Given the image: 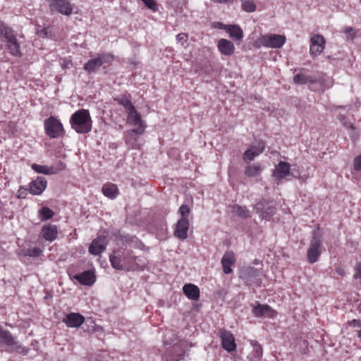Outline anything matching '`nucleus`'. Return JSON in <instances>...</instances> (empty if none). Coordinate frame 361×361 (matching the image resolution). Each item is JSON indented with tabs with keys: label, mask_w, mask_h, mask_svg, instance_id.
<instances>
[{
	"label": "nucleus",
	"mask_w": 361,
	"mask_h": 361,
	"mask_svg": "<svg viewBox=\"0 0 361 361\" xmlns=\"http://www.w3.org/2000/svg\"><path fill=\"white\" fill-rule=\"evenodd\" d=\"M254 353H255V356H256L257 357H261L262 356V348L261 345H256L254 347Z\"/></svg>",
	"instance_id": "nucleus-47"
},
{
	"label": "nucleus",
	"mask_w": 361,
	"mask_h": 361,
	"mask_svg": "<svg viewBox=\"0 0 361 361\" xmlns=\"http://www.w3.org/2000/svg\"><path fill=\"white\" fill-rule=\"evenodd\" d=\"M354 169L361 171V154L356 157L354 159Z\"/></svg>",
	"instance_id": "nucleus-46"
},
{
	"label": "nucleus",
	"mask_w": 361,
	"mask_h": 361,
	"mask_svg": "<svg viewBox=\"0 0 361 361\" xmlns=\"http://www.w3.org/2000/svg\"><path fill=\"white\" fill-rule=\"evenodd\" d=\"M109 259L113 268L126 271L143 270L148 262L144 256H136L128 249L114 251L110 255Z\"/></svg>",
	"instance_id": "nucleus-1"
},
{
	"label": "nucleus",
	"mask_w": 361,
	"mask_h": 361,
	"mask_svg": "<svg viewBox=\"0 0 361 361\" xmlns=\"http://www.w3.org/2000/svg\"><path fill=\"white\" fill-rule=\"evenodd\" d=\"M360 361H361V356H360Z\"/></svg>",
	"instance_id": "nucleus-56"
},
{
	"label": "nucleus",
	"mask_w": 361,
	"mask_h": 361,
	"mask_svg": "<svg viewBox=\"0 0 361 361\" xmlns=\"http://www.w3.org/2000/svg\"><path fill=\"white\" fill-rule=\"evenodd\" d=\"M252 312L257 317H272L274 314V312L267 305H258L255 306L252 309Z\"/></svg>",
	"instance_id": "nucleus-23"
},
{
	"label": "nucleus",
	"mask_w": 361,
	"mask_h": 361,
	"mask_svg": "<svg viewBox=\"0 0 361 361\" xmlns=\"http://www.w3.org/2000/svg\"><path fill=\"white\" fill-rule=\"evenodd\" d=\"M290 174V164L285 161H280L273 171V176L278 180L284 178Z\"/></svg>",
	"instance_id": "nucleus-20"
},
{
	"label": "nucleus",
	"mask_w": 361,
	"mask_h": 361,
	"mask_svg": "<svg viewBox=\"0 0 361 361\" xmlns=\"http://www.w3.org/2000/svg\"><path fill=\"white\" fill-rule=\"evenodd\" d=\"M176 339V336L173 332L169 331L164 335V342L165 344H171Z\"/></svg>",
	"instance_id": "nucleus-43"
},
{
	"label": "nucleus",
	"mask_w": 361,
	"mask_h": 361,
	"mask_svg": "<svg viewBox=\"0 0 361 361\" xmlns=\"http://www.w3.org/2000/svg\"><path fill=\"white\" fill-rule=\"evenodd\" d=\"M225 30L229 34V36L235 40H240L243 37V30L238 25H233L225 27Z\"/></svg>",
	"instance_id": "nucleus-28"
},
{
	"label": "nucleus",
	"mask_w": 361,
	"mask_h": 361,
	"mask_svg": "<svg viewBox=\"0 0 361 361\" xmlns=\"http://www.w3.org/2000/svg\"><path fill=\"white\" fill-rule=\"evenodd\" d=\"M44 125L46 134L51 138L62 137L65 134L62 123L54 116L46 119Z\"/></svg>",
	"instance_id": "nucleus-5"
},
{
	"label": "nucleus",
	"mask_w": 361,
	"mask_h": 361,
	"mask_svg": "<svg viewBox=\"0 0 361 361\" xmlns=\"http://www.w3.org/2000/svg\"><path fill=\"white\" fill-rule=\"evenodd\" d=\"M47 180L43 177H37L30 183V192L34 195H38L43 192L47 188Z\"/></svg>",
	"instance_id": "nucleus-18"
},
{
	"label": "nucleus",
	"mask_w": 361,
	"mask_h": 361,
	"mask_svg": "<svg viewBox=\"0 0 361 361\" xmlns=\"http://www.w3.org/2000/svg\"><path fill=\"white\" fill-rule=\"evenodd\" d=\"M0 342L11 348V351H16L19 353L27 354V350L21 344L14 340L11 334L8 331L3 329L0 326Z\"/></svg>",
	"instance_id": "nucleus-7"
},
{
	"label": "nucleus",
	"mask_w": 361,
	"mask_h": 361,
	"mask_svg": "<svg viewBox=\"0 0 361 361\" xmlns=\"http://www.w3.org/2000/svg\"><path fill=\"white\" fill-rule=\"evenodd\" d=\"M263 170L259 163L249 164L245 167V175L249 178L258 176Z\"/></svg>",
	"instance_id": "nucleus-27"
},
{
	"label": "nucleus",
	"mask_w": 361,
	"mask_h": 361,
	"mask_svg": "<svg viewBox=\"0 0 361 361\" xmlns=\"http://www.w3.org/2000/svg\"><path fill=\"white\" fill-rule=\"evenodd\" d=\"M235 262V255L232 251H227L224 253L221 260L224 274H228L232 273L231 266L234 264Z\"/></svg>",
	"instance_id": "nucleus-19"
},
{
	"label": "nucleus",
	"mask_w": 361,
	"mask_h": 361,
	"mask_svg": "<svg viewBox=\"0 0 361 361\" xmlns=\"http://www.w3.org/2000/svg\"><path fill=\"white\" fill-rule=\"evenodd\" d=\"M310 53L312 56L319 55L324 49L325 40L323 36L314 35L310 40Z\"/></svg>",
	"instance_id": "nucleus-12"
},
{
	"label": "nucleus",
	"mask_w": 361,
	"mask_h": 361,
	"mask_svg": "<svg viewBox=\"0 0 361 361\" xmlns=\"http://www.w3.org/2000/svg\"><path fill=\"white\" fill-rule=\"evenodd\" d=\"M358 336L361 338V329L358 331Z\"/></svg>",
	"instance_id": "nucleus-54"
},
{
	"label": "nucleus",
	"mask_w": 361,
	"mask_h": 361,
	"mask_svg": "<svg viewBox=\"0 0 361 361\" xmlns=\"http://www.w3.org/2000/svg\"><path fill=\"white\" fill-rule=\"evenodd\" d=\"M225 27H228V25H224V24H223V23H217V26H216V27H219V28H220V29H224V30H225Z\"/></svg>",
	"instance_id": "nucleus-51"
},
{
	"label": "nucleus",
	"mask_w": 361,
	"mask_h": 361,
	"mask_svg": "<svg viewBox=\"0 0 361 361\" xmlns=\"http://www.w3.org/2000/svg\"><path fill=\"white\" fill-rule=\"evenodd\" d=\"M218 49L222 54L231 56L234 53L235 47L232 42L226 39H220L218 41Z\"/></svg>",
	"instance_id": "nucleus-21"
},
{
	"label": "nucleus",
	"mask_w": 361,
	"mask_h": 361,
	"mask_svg": "<svg viewBox=\"0 0 361 361\" xmlns=\"http://www.w3.org/2000/svg\"><path fill=\"white\" fill-rule=\"evenodd\" d=\"M241 6L243 11L252 13L256 11L257 6L254 0H241Z\"/></svg>",
	"instance_id": "nucleus-35"
},
{
	"label": "nucleus",
	"mask_w": 361,
	"mask_h": 361,
	"mask_svg": "<svg viewBox=\"0 0 361 361\" xmlns=\"http://www.w3.org/2000/svg\"><path fill=\"white\" fill-rule=\"evenodd\" d=\"M254 210L259 215L262 219L269 220L275 214V208L269 202L262 200L256 204Z\"/></svg>",
	"instance_id": "nucleus-10"
},
{
	"label": "nucleus",
	"mask_w": 361,
	"mask_h": 361,
	"mask_svg": "<svg viewBox=\"0 0 361 361\" xmlns=\"http://www.w3.org/2000/svg\"><path fill=\"white\" fill-rule=\"evenodd\" d=\"M32 169L37 173L45 175L54 174L57 173V171L53 167H48L47 166L39 165L37 164H33L32 165Z\"/></svg>",
	"instance_id": "nucleus-32"
},
{
	"label": "nucleus",
	"mask_w": 361,
	"mask_h": 361,
	"mask_svg": "<svg viewBox=\"0 0 361 361\" xmlns=\"http://www.w3.org/2000/svg\"><path fill=\"white\" fill-rule=\"evenodd\" d=\"M142 129H131L124 133L126 143L132 149H140L141 144L140 142V136L142 135Z\"/></svg>",
	"instance_id": "nucleus-9"
},
{
	"label": "nucleus",
	"mask_w": 361,
	"mask_h": 361,
	"mask_svg": "<svg viewBox=\"0 0 361 361\" xmlns=\"http://www.w3.org/2000/svg\"><path fill=\"white\" fill-rule=\"evenodd\" d=\"M188 343L187 341H181L179 343V347H180L182 353L177 355L176 359H175L174 357H170L169 361H180V360H184V357L185 355V352H186V348L188 347ZM189 345H190V347H192V344L190 343Z\"/></svg>",
	"instance_id": "nucleus-34"
},
{
	"label": "nucleus",
	"mask_w": 361,
	"mask_h": 361,
	"mask_svg": "<svg viewBox=\"0 0 361 361\" xmlns=\"http://www.w3.org/2000/svg\"><path fill=\"white\" fill-rule=\"evenodd\" d=\"M219 336L221 338L222 347L224 350L230 353L235 350L236 345L232 333L225 329H221Z\"/></svg>",
	"instance_id": "nucleus-11"
},
{
	"label": "nucleus",
	"mask_w": 361,
	"mask_h": 361,
	"mask_svg": "<svg viewBox=\"0 0 361 361\" xmlns=\"http://www.w3.org/2000/svg\"><path fill=\"white\" fill-rule=\"evenodd\" d=\"M178 212L181 215L180 219H188V216L190 213V209L188 205L183 204L180 207Z\"/></svg>",
	"instance_id": "nucleus-42"
},
{
	"label": "nucleus",
	"mask_w": 361,
	"mask_h": 361,
	"mask_svg": "<svg viewBox=\"0 0 361 361\" xmlns=\"http://www.w3.org/2000/svg\"><path fill=\"white\" fill-rule=\"evenodd\" d=\"M106 245V238L105 236H99L90 245L89 252L93 255H98L105 250Z\"/></svg>",
	"instance_id": "nucleus-13"
},
{
	"label": "nucleus",
	"mask_w": 361,
	"mask_h": 361,
	"mask_svg": "<svg viewBox=\"0 0 361 361\" xmlns=\"http://www.w3.org/2000/svg\"><path fill=\"white\" fill-rule=\"evenodd\" d=\"M39 213L40 219L42 221L48 220V219L52 218L54 214V212L48 207L42 208L39 210Z\"/></svg>",
	"instance_id": "nucleus-36"
},
{
	"label": "nucleus",
	"mask_w": 361,
	"mask_h": 361,
	"mask_svg": "<svg viewBox=\"0 0 361 361\" xmlns=\"http://www.w3.org/2000/svg\"><path fill=\"white\" fill-rule=\"evenodd\" d=\"M259 276V271L252 267L245 268L241 272V277L244 279L256 278Z\"/></svg>",
	"instance_id": "nucleus-33"
},
{
	"label": "nucleus",
	"mask_w": 361,
	"mask_h": 361,
	"mask_svg": "<svg viewBox=\"0 0 361 361\" xmlns=\"http://www.w3.org/2000/svg\"><path fill=\"white\" fill-rule=\"evenodd\" d=\"M184 294L192 300H197L200 298L199 288L192 283L185 284L183 288Z\"/></svg>",
	"instance_id": "nucleus-24"
},
{
	"label": "nucleus",
	"mask_w": 361,
	"mask_h": 361,
	"mask_svg": "<svg viewBox=\"0 0 361 361\" xmlns=\"http://www.w3.org/2000/svg\"><path fill=\"white\" fill-rule=\"evenodd\" d=\"M353 31V29L352 27L346 26L343 27V32L345 34H350Z\"/></svg>",
	"instance_id": "nucleus-49"
},
{
	"label": "nucleus",
	"mask_w": 361,
	"mask_h": 361,
	"mask_svg": "<svg viewBox=\"0 0 361 361\" xmlns=\"http://www.w3.org/2000/svg\"><path fill=\"white\" fill-rule=\"evenodd\" d=\"M127 123L135 128L133 129L142 128V132H145L146 125L142 120L140 114L137 111L136 109L129 111L127 116Z\"/></svg>",
	"instance_id": "nucleus-15"
},
{
	"label": "nucleus",
	"mask_w": 361,
	"mask_h": 361,
	"mask_svg": "<svg viewBox=\"0 0 361 361\" xmlns=\"http://www.w3.org/2000/svg\"><path fill=\"white\" fill-rule=\"evenodd\" d=\"M322 235L319 229L313 231L312 239L307 250V259L310 263L317 261L322 252Z\"/></svg>",
	"instance_id": "nucleus-3"
},
{
	"label": "nucleus",
	"mask_w": 361,
	"mask_h": 361,
	"mask_svg": "<svg viewBox=\"0 0 361 361\" xmlns=\"http://www.w3.org/2000/svg\"><path fill=\"white\" fill-rule=\"evenodd\" d=\"M85 322V317L79 313L71 312L63 319V322L69 328H78Z\"/></svg>",
	"instance_id": "nucleus-14"
},
{
	"label": "nucleus",
	"mask_w": 361,
	"mask_h": 361,
	"mask_svg": "<svg viewBox=\"0 0 361 361\" xmlns=\"http://www.w3.org/2000/svg\"><path fill=\"white\" fill-rule=\"evenodd\" d=\"M189 225L188 219H180L176 225L174 235L181 240L186 239L188 238Z\"/></svg>",
	"instance_id": "nucleus-16"
},
{
	"label": "nucleus",
	"mask_w": 361,
	"mask_h": 361,
	"mask_svg": "<svg viewBox=\"0 0 361 361\" xmlns=\"http://www.w3.org/2000/svg\"><path fill=\"white\" fill-rule=\"evenodd\" d=\"M37 34L40 37H51V33H50L49 29L48 27L37 29Z\"/></svg>",
	"instance_id": "nucleus-45"
},
{
	"label": "nucleus",
	"mask_w": 361,
	"mask_h": 361,
	"mask_svg": "<svg viewBox=\"0 0 361 361\" xmlns=\"http://www.w3.org/2000/svg\"><path fill=\"white\" fill-rule=\"evenodd\" d=\"M8 26H6L4 22L0 20V35L6 29Z\"/></svg>",
	"instance_id": "nucleus-50"
},
{
	"label": "nucleus",
	"mask_w": 361,
	"mask_h": 361,
	"mask_svg": "<svg viewBox=\"0 0 361 361\" xmlns=\"http://www.w3.org/2000/svg\"><path fill=\"white\" fill-rule=\"evenodd\" d=\"M338 119L343 123V125L346 128H350V129H351L353 130H355V128L353 126V124L348 121V118L345 116H344L343 114H340V115L338 116Z\"/></svg>",
	"instance_id": "nucleus-41"
},
{
	"label": "nucleus",
	"mask_w": 361,
	"mask_h": 361,
	"mask_svg": "<svg viewBox=\"0 0 361 361\" xmlns=\"http://www.w3.org/2000/svg\"><path fill=\"white\" fill-rule=\"evenodd\" d=\"M61 169H63L64 168V166L63 165V164H61Z\"/></svg>",
	"instance_id": "nucleus-55"
},
{
	"label": "nucleus",
	"mask_w": 361,
	"mask_h": 361,
	"mask_svg": "<svg viewBox=\"0 0 361 361\" xmlns=\"http://www.w3.org/2000/svg\"><path fill=\"white\" fill-rule=\"evenodd\" d=\"M356 273L354 275L355 279H361V264H358L355 267Z\"/></svg>",
	"instance_id": "nucleus-48"
},
{
	"label": "nucleus",
	"mask_w": 361,
	"mask_h": 361,
	"mask_svg": "<svg viewBox=\"0 0 361 361\" xmlns=\"http://www.w3.org/2000/svg\"><path fill=\"white\" fill-rule=\"evenodd\" d=\"M114 59L109 53L97 54L94 58L90 59L85 65L84 70L88 73L96 72L103 64L110 63Z\"/></svg>",
	"instance_id": "nucleus-4"
},
{
	"label": "nucleus",
	"mask_w": 361,
	"mask_h": 361,
	"mask_svg": "<svg viewBox=\"0 0 361 361\" xmlns=\"http://www.w3.org/2000/svg\"><path fill=\"white\" fill-rule=\"evenodd\" d=\"M49 6L51 13L70 16L73 12L72 5L68 0H49Z\"/></svg>",
	"instance_id": "nucleus-8"
},
{
	"label": "nucleus",
	"mask_w": 361,
	"mask_h": 361,
	"mask_svg": "<svg viewBox=\"0 0 361 361\" xmlns=\"http://www.w3.org/2000/svg\"><path fill=\"white\" fill-rule=\"evenodd\" d=\"M264 149V144L262 142H259L257 145L251 147L243 154L244 161L246 163L252 161L256 157L259 155Z\"/></svg>",
	"instance_id": "nucleus-17"
},
{
	"label": "nucleus",
	"mask_w": 361,
	"mask_h": 361,
	"mask_svg": "<svg viewBox=\"0 0 361 361\" xmlns=\"http://www.w3.org/2000/svg\"><path fill=\"white\" fill-rule=\"evenodd\" d=\"M74 278L81 284L85 286H90L95 281L94 273L91 271H85L80 274H76Z\"/></svg>",
	"instance_id": "nucleus-26"
},
{
	"label": "nucleus",
	"mask_w": 361,
	"mask_h": 361,
	"mask_svg": "<svg viewBox=\"0 0 361 361\" xmlns=\"http://www.w3.org/2000/svg\"><path fill=\"white\" fill-rule=\"evenodd\" d=\"M102 193L109 199H115L119 194L118 188L116 184L106 183L102 188Z\"/></svg>",
	"instance_id": "nucleus-25"
},
{
	"label": "nucleus",
	"mask_w": 361,
	"mask_h": 361,
	"mask_svg": "<svg viewBox=\"0 0 361 361\" xmlns=\"http://www.w3.org/2000/svg\"><path fill=\"white\" fill-rule=\"evenodd\" d=\"M71 128L78 133H87L92 129V120L87 109H80L72 114L70 118Z\"/></svg>",
	"instance_id": "nucleus-2"
},
{
	"label": "nucleus",
	"mask_w": 361,
	"mask_h": 361,
	"mask_svg": "<svg viewBox=\"0 0 361 361\" xmlns=\"http://www.w3.org/2000/svg\"><path fill=\"white\" fill-rule=\"evenodd\" d=\"M7 48L11 55L14 56H21L20 46L16 37L7 42Z\"/></svg>",
	"instance_id": "nucleus-30"
},
{
	"label": "nucleus",
	"mask_w": 361,
	"mask_h": 361,
	"mask_svg": "<svg viewBox=\"0 0 361 361\" xmlns=\"http://www.w3.org/2000/svg\"><path fill=\"white\" fill-rule=\"evenodd\" d=\"M293 82L296 84L304 85L307 83H315L317 80L303 73H298L293 77Z\"/></svg>",
	"instance_id": "nucleus-29"
},
{
	"label": "nucleus",
	"mask_w": 361,
	"mask_h": 361,
	"mask_svg": "<svg viewBox=\"0 0 361 361\" xmlns=\"http://www.w3.org/2000/svg\"><path fill=\"white\" fill-rule=\"evenodd\" d=\"M230 207L231 213L234 215L241 218L250 217V212L245 207L235 204Z\"/></svg>",
	"instance_id": "nucleus-31"
},
{
	"label": "nucleus",
	"mask_w": 361,
	"mask_h": 361,
	"mask_svg": "<svg viewBox=\"0 0 361 361\" xmlns=\"http://www.w3.org/2000/svg\"><path fill=\"white\" fill-rule=\"evenodd\" d=\"M286 40V39L284 35L268 34L260 36L258 38L257 42L263 47L278 49L285 44Z\"/></svg>",
	"instance_id": "nucleus-6"
},
{
	"label": "nucleus",
	"mask_w": 361,
	"mask_h": 361,
	"mask_svg": "<svg viewBox=\"0 0 361 361\" xmlns=\"http://www.w3.org/2000/svg\"><path fill=\"white\" fill-rule=\"evenodd\" d=\"M42 232L46 240L53 241L56 238L58 235L57 226L50 224L44 225L42 227Z\"/></svg>",
	"instance_id": "nucleus-22"
},
{
	"label": "nucleus",
	"mask_w": 361,
	"mask_h": 361,
	"mask_svg": "<svg viewBox=\"0 0 361 361\" xmlns=\"http://www.w3.org/2000/svg\"><path fill=\"white\" fill-rule=\"evenodd\" d=\"M328 82H329V84H328V85H327V87H331V86L332 85V81H331V79H329V80H328Z\"/></svg>",
	"instance_id": "nucleus-53"
},
{
	"label": "nucleus",
	"mask_w": 361,
	"mask_h": 361,
	"mask_svg": "<svg viewBox=\"0 0 361 361\" xmlns=\"http://www.w3.org/2000/svg\"><path fill=\"white\" fill-rule=\"evenodd\" d=\"M351 324H353L354 326H360V322L356 320V319H353L350 322Z\"/></svg>",
	"instance_id": "nucleus-52"
},
{
	"label": "nucleus",
	"mask_w": 361,
	"mask_h": 361,
	"mask_svg": "<svg viewBox=\"0 0 361 361\" xmlns=\"http://www.w3.org/2000/svg\"><path fill=\"white\" fill-rule=\"evenodd\" d=\"M0 37H4L6 42L11 41L16 38V35L13 33L12 29L9 27H7L6 29L0 35Z\"/></svg>",
	"instance_id": "nucleus-40"
},
{
	"label": "nucleus",
	"mask_w": 361,
	"mask_h": 361,
	"mask_svg": "<svg viewBox=\"0 0 361 361\" xmlns=\"http://www.w3.org/2000/svg\"><path fill=\"white\" fill-rule=\"evenodd\" d=\"M118 102L126 109L128 113L135 109L131 101L128 98L123 97L118 99Z\"/></svg>",
	"instance_id": "nucleus-38"
},
{
	"label": "nucleus",
	"mask_w": 361,
	"mask_h": 361,
	"mask_svg": "<svg viewBox=\"0 0 361 361\" xmlns=\"http://www.w3.org/2000/svg\"><path fill=\"white\" fill-rule=\"evenodd\" d=\"M176 40L178 42L180 43L181 46L183 48H187L188 46V36L186 33L181 32L176 35Z\"/></svg>",
	"instance_id": "nucleus-39"
},
{
	"label": "nucleus",
	"mask_w": 361,
	"mask_h": 361,
	"mask_svg": "<svg viewBox=\"0 0 361 361\" xmlns=\"http://www.w3.org/2000/svg\"><path fill=\"white\" fill-rule=\"evenodd\" d=\"M22 252L24 256H29L33 257H39L42 253V250L36 247L27 248L26 250H23Z\"/></svg>",
	"instance_id": "nucleus-37"
},
{
	"label": "nucleus",
	"mask_w": 361,
	"mask_h": 361,
	"mask_svg": "<svg viewBox=\"0 0 361 361\" xmlns=\"http://www.w3.org/2000/svg\"><path fill=\"white\" fill-rule=\"evenodd\" d=\"M142 2L147 6L149 8L152 10L153 11H156L158 9V6L154 0H142Z\"/></svg>",
	"instance_id": "nucleus-44"
}]
</instances>
